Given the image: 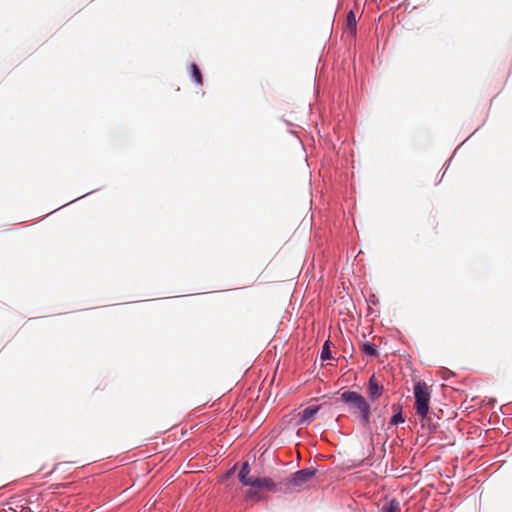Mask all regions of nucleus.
I'll return each instance as SVG.
<instances>
[{
    "instance_id": "f257e3e1",
    "label": "nucleus",
    "mask_w": 512,
    "mask_h": 512,
    "mask_svg": "<svg viewBox=\"0 0 512 512\" xmlns=\"http://www.w3.org/2000/svg\"><path fill=\"white\" fill-rule=\"evenodd\" d=\"M341 400L350 405L353 412H359L363 426L369 424L371 414L370 405L361 394L354 391H345L341 394Z\"/></svg>"
},
{
    "instance_id": "f03ea898",
    "label": "nucleus",
    "mask_w": 512,
    "mask_h": 512,
    "mask_svg": "<svg viewBox=\"0 0 512 512\" xmlns=\"http://www.w3.org/2000/svg\"><path fill=\"white\" fill-rule=\"evenodd\" d=\"M315 469H302L295 472L291 478L286 479L280 482V492L283 493H292L295 491H300L303 489L306 484L315 476Z\"/></svg>"
},
{
    "instance_id": "7ed1b4c3",
    "label": "nucleus",
    "mask_w": 512,
    "mask_h": 512,
    "mask_svg": "<svg viewBox=\"0 0 512 512\" xmlns=\"http://www.w3.org/2000/svg\"><path fill=\"white\" fill-rule=\"evenodd\" d=\"M414 398H415V410L416 414L425 418L429 412V404L431 393L428 385L424 381H418L415 383L413 388Z\"/></svg>"
},
{
    "instance_id": "20e7f679",
    "label": "nucleus",
    "mask_w": 512,
    "mask_h": 512,
    "mask_svg": "<svg viewBox=\"0 0 512 512\" xmlns=\"http://www.w3.org/2000/svg\"><path fill=\"white\" fill-rule=\"evenodd\" d=\"M251 487L260 488V489H266L268 491L272 492H280V483L276 484L271 478L269 477H256L253 481V485Z\"/></svg>"
},
{
    "instance_id": "39448f33",
    "label": "nucleus",
    "mask_w": 512,
    "mask_h": 512,
    "mask_svg": "<svg viewBox=\"0 0 512 512\" xmlns=\"http://www.w3.org/2000/svg\"><path fill=\"white\" fill-rule=\"evenodd\" d=\"M382 392H383V386L381 384H379L376 377L374 375H372L371 378L369 379L368 389H367L369 398L371 400H376L382 395Z\"/></svg>"
},
{
    "instance_id": "423d86ee",
    "label": "nucleus",
    "mask_w": 512,
    "mask_h": 512,
    "mask_svg": "<svg viewBox=\"0 0 512 512\" xmlns=\"http://www.w3.org/2000/svg\"><path fill=\"white\" fill-rule=\"evenodd\" d=\"M238 478H239V481L244 486H252L253 485V481L255 480L256 477H253L250 475V466H249L248 462H244L241 465L240 471L238 473Z\"/></svg>"
},
{
    "instance_id": "0eeeda50",
    "label": "nucleus",
    "mask_w": 512,
    "mask_h": 512,
    "mask_svg": "<svg viewBox=\"0 0 512 512\" xmlns=\"http://www.w3.org/2000/svg\"><path fill=\"white\" fill-rule=\"evenodd\" d=\"M319 409H320L319 405L318 406H309V407L305 408L300 414V422L301 423L311 422L315 418Z\"/></svg>"
},
{
    "instance_id": "6e6552de",
    "label": "nucleus",
    "mask_w": 512,
    "mask_h": 512,
    "mask_svg": "<svg viewBox=\"0 0 512 512\" xmlns=\"http://www.w3.org/2000/svg\"><path fill=\"white\" fill-rule=\"evenodd\" d=\"M190 74H191L192 80L196 84L202 85V83H203L202 73H201L199 67L195 63L191 64V66H190Z\"/></svg>"
},
{
    "instance_id": "1a4fd4ad",
    "label": "nucleus",
    "mask_w": 512,
    "mask_h": 512,
    "mask_svg": "<svg viewBox=\"0 0 512 512\" xmlns=\"http://www.w3.org/2000/svg\"><path fill=\"white\" fill-rule=\"evenodd\" d=\"M382 512H401L399 501L396 499L390 500L386 505L383 506Z\"/></svg>"
},
{
    "instance_id": "9d476101",
    "label": "nucleus",
    "mask_w": 512,
    "mask_h": 512,
    "mask_svg": "<svg viewBox=\"0 0 512 512\" xmlns=\"http://www.w3.org/2000/svg\"><path fill=\"white\" fill-rule=\"evenodd\" d=\"M332 346H333V343L329 339L325 341V343L323 345L322 352H321V359L322 360H330V359H332V354H331V347Z\"/></svg>"
},
{
    "instance_id": "9b49d317",
    "label": "nucleus",
    "mask_w": 512,
    "mask_h": 512,
    "mask_svg": "<svg viewBox=\"0 0 512 512\" xmlns=\"http://www.w3.org/2000/svg\"><path fill=\"white\" fill-rule=\"evenodd\" d=\"M362 351L368 356H377V346L370 342H365L362 346Z\"/></svg>"
},
{
    "instance_id": "f8f14e48",
    "label": "nucleus",
    "mask_w": 512,
    "mask_h": 512,
    "mask_svg": "<svg viewBox=\"0 0 512 512\" xmlns=\"http://www.w3.org/2000/svg\"><path fill=\"white\" fill-rule=\"evenodd\" d=\"M346 22H347V27L349 30L356 31L357 23H356V19H355V14L352 10L349 11V13L347 15Z\"/></svg>"
},
{
    "instance_id": "ddd939ff",
    "label": "nucleus",
    "mask_w": 512,
    "mask_h": 512,
    "mask_svg": "<svg viewBox=\"0 0 512 512\" xmlns=\"http://www.w3.org/2000/svg\"><path fill=\"white\" fill-rule=\"evenodd\" d=\"M404 421H405V419H404V417L402 416L401 411L399 410L397 413H395V414L391 417L390 423H391L392 425H398V424L404 423Z\"/></svg>"
},
{
    "instance_id": "4468645a",
    "label": "nucleus",
    "mask_w": 512,
    "mask_h": 512,
    "mask_svg": "<svg viewBox=\"0 0 512 512\" xmlns=\"http://www.w3.org/2000/svg\"><path fill=\"white\" fill-rule=\"evenodd\" d=\"M247 500L260 501L261 496L256 491H248L246 493Z\"/></svg>"
},
{
    "instance_id": "2eb2a0df",
    "label": "nucleus",
    "mask_w": 512,
    "mask_h": 512,
    "mask_svg": "<svg viewBox=\"0 0 512 512\" xmlns=\"http://www.w3.org/2000/svg\"><path fill=\"white\" fill-rule=\"evenodd\" d=\"M374 298H375V295H372V298H371L372 304H375Z\"/></svg>"
},
{
    "instance_id": "dca6fc26",
    "label": "nucleus",
    "mask_w": 512,
    "mask_h": 512,
    "mask_svg": "<svg viewBox=\"0 0 512 512\" xmlns=\"http://www.w3.org/2000/svg\"><path fill=\"white\" fill-rule=\"evenodd\" d=\"M374 298H375V295H372V298H371L372 304H375Z\"/></svg>"
},
{
    "instance_id": "f3484780",
    "label": "nucleus",
    "mask_w": 512,
    "mask_h": 512,
    "mask_svg": "<svg viewBox=\"0 0 512 512\" xmlns=\"http://www.w3.org/2000/svg\"><path fill=\"white\" fill-rule=\"evenodd\" d=\"M374 298H375V295H372V298H371L372 304H375Z\"/></svg>"
},
{
    "instance_id": "a211bd4d",
    "label": "nucleus",
    "mask_w": 512,
    "mask_h": 512,
    "mask_svg": "<svg viewBox=\"0 0 512 512\" xmlns=\"http://www.w3.org/2000/svg\"><path fill=\"white\" fill-rule=\"evenodd\" d=\"M29 321H32V320H37V317H31L28 319Z\"/></svg>"
},
{
    "instance_id": "6ab92c4d",
    "label": "nucleus",
    "mask_w": 512,
    "mask_h": 512,
    "mask_svg": "<svg viewBox=\"0 0 512 512\" xmlns=\"http://www.w3.org/2000/svg\"><path fill=\"white\" fill-rule=\"evenodd\" d=\"M90 193L91 192H86V194H84L83 197L86 196V195H89ZM80 198H82V196Z\"/></svg>"
}]
</instances>
